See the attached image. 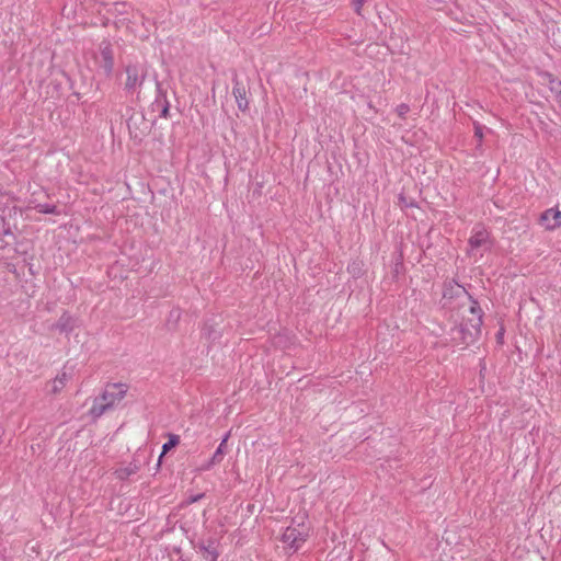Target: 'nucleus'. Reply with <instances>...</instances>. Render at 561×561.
I'll return each mask as SVG.
<instances>
[{
  "label": "nucleus",
  "mask_w": 561,
  "mask_h": 561,
  "mask_svg": "<svg viewBox=\"0 0 561 561\" xmlns=\"http://www.w3.org/2000/svg\"><path fill=\"white\" fill-rule=\"evenodd\" d=\"M216 559H217V556H216V554H214V556L211 557V561H216Z\"/></svg>",
  "instance_id": "412c9836"
},
{
  "label": "nucleus",
  "mask_w": 561,
  "mask_h": 561,
  "mask_svg": "<svg viewBox=\"0 0 561 561\" xmlns=\"http://www.w3.org/2000/svg\"><path fill=\"white\" fill-rule=\"evenodd\" d=\"M35 209L42 214H59L55 205L49 204H37Z\"/></svg>",
  "instance_id": "ddd939ff"
},
{
  "label": "nucleus",
  "mask_w": 561,
  "mask_h": 561,
  "mask_svg": "<svg viewBox=\"0 0 561 561\" xmlns=\"http://www.w3.org/2000/svg\"><path fill=\"white\" fill-rule=\"evenodd\" d=\"M540 224L547 230H554L561 226V211L549 208L540 215Z\"/></svg>",
  "instance_id": "0eeeda50"
},
{
  "label": "nucleus",
  "mask_w": 561,
  "mask_h": 561,
  "mask_svg": "<svg viewBox=\"0 0 561 561\" xmlns=\"http://www.w3.org/2000/svg\"><path fill=\"white\" fill-rule=\"evenodd\" d=\"M232 94L236 99L239 110L244 112L249 105V102L247 99V90L242 84H240V82L238 80H234Z\"/></svg>",
  "instance_id": "6e6552de"
},
{
  "label": "nucleus",
  "mask_w": 561,
  "mask_h": 561,
  "mask_svg": "<svg viewBox=\"0 0 561 561\" xmlns=\"http://www.w3.org/2000/svg\"><path fill=\"white\" fill-rule=\"evenodd\" d=\"M126 391L127 388L125 385L113 383L108 385L100 397L111 409L116 402L121 401L125 397Z\"/></svg>",
  "instance_id": "39448f33"
},
{
  "label": "nucleus",
  "mask_w": 561,
  "mask_h": 561,
  "mask_svg": "<svg viewBox=\"0 0 561 561\" xmlns=\"http://www.w3.org/2000/svg\"><path fill=\"white\" fill-rule=\"evenodd\" d=\"M481 325L482 310L477 301H471L462 310V321L450 330V341L456 345L468 346L480 335Z\"/></svg>",
  "instance_id": "f257e3e1"
},
{
  "label": "nucleus",
  "mask_w": 561,
  "mask_h": 561,
  "mask_svg": "<svg viewBox=\"0 0 561 561\" xmlns=\"http://www.w3.org/2000/svg\"><path fill=\"white\" fill-rule=\"evenodd\" d=\"M363 2H364V0H357V1H356V11H357V12H359V9H360V7H362Z\"/></svg>",
  "instance_id": "a211bd4d"
},
{
  "label": "nucleus",
  "mask_w": 561,
  "mask_h": 561,
  "mask_svg": "<svg viewBox=\"0 0 561 561\" xmlns=\"http://www.w3.org/2000/svg\"><path fill=\"white\" fill-rule=\"evenodd\" d=\"M168 113H169V107H168V106H165V107L163 108V111H162V115L165 117V116L168 115Z\"/></svg>",
  "instance_id": "aec40b11"
},
{
  "label": "nucleus",
  "mask_w": 561,
  "mask_h": 561,
  "mask_svg": "<svg viewBox=\"0 0 561 561\" xmlns=\"http://www.w3.org/2000/svg\"><path fill=\"white\" fill-rule=\"evenodd\" d=\"M69 377L66 373H62L61 375L57 376L54 380H53V389L51 391L54 393H57L59 392L66 385V382L68 381Z\"/></svg>",
  "instance_id": "f8f14e48"
},
{
  "label": "nucleus",
  "mask_w": 561,
  "mask_h": 561,
  "mask_svg": "<svg viewBox=\"0 0 561 561\" xmlns=\"http://www.w3.org/2000/svg\"><path fill=\"white\" fill-rule=\"evenodd\" d=\"M127 79L125 82V89L128 91H135L144 82L145 75L137 65H128L126 67Z\"/></svg>",
  "instance_id": "423d86ee"
},
{
  "label": "nucleus",
  "mask_w": 561,
  "mask_h": 561,
  "mask_svg": "<svg viewBox=\"0 0 561 561\" xmlns=\"http://www.w3.org/2000/svg\"><path fill=\"white\" fill-rule=\"evenodd\" d=\"M4 435V428L0 425V442L2 440V437Z\"/></svg>",
  "instance_id": "6ab92c4d"
},
{
  "label": "nucleus",
  "mask_w": 561,
  "mask_h": 561,
  "mask_svg": "<svg viewBox=\"0 0 561 561\" xmlns=\"http://www.w3.org/2000/svg\"><path fill=\"white\" fill-rule=\"evenodd\" d=\"M308 537V527L304 525V523H299L297 527L288 526L283 535L282 542L285 545V548H289L293 551H297L300 546L306 541Z\"/></svg>",
  "instance_id": "f03ea898"
},
{
  "label": "nucleus",
  "mask_w": 561,
  "mask_h": 561,
  "mask_svg": "<svg viewBox=\"0 0 561 561\" xmlns=\"http://www.w3.org/2000/svg\"><path fill=\"white\" fill-rule=\"evenodd\" d=\"M179 444V437L178 436H171L169 442L165 443L162 447L163 451L162 454L167 453L171 448L175 447Z\"/></svg>",
  "instance_id": "4468645a"
},
{
  "label": "nucleus",
  "mask_w": 561,
  "mask_h": 561,
  "mask_svg": "<svg viewBox=\"0 0 561 561\" xmlns=\"http://www.w3.org/2000/svg\"><path fill=\"white\" fill-rule=\"evenodd\" d=\"M558 88H561V82L552 80L551 81V90L558 91Z\"/></svg>",
  "instance_id": "f3484780"
},
{
  "label": "nucleus",
  "mask_w": 561,
  "mask_h": 561,
  "mask_svg": "<svg viewBox=\"0 0 561 561\" xmlns=\"http://www.w3.org/2000/svg\"><path fill=\"white\" fill-rule=\"evenodd\" d=\"M96 62L106 76H111L114 68V53L108 42H103L100 45V56L96 58Z\"/></svg>",
  "instance_id": "20e7f679"
},
{
  "label": "nucleus",
  "mask_w": 561,
  "mask_h": 561,
  "mask_svg": "<svg viewBox=\"0 0 561 561\" xmlns=\"http://www.w3.org/2000/svg\"><path fill=\"white\" fill-rule=\"evenodd\" d=\"M107 410H110V407L107 403H105L101 397H98L93 401V405L90 410V413L94 417H100L102 414H104Z\"/></svg>",
  "instance_id": "1a4fd4ad"
},
{
  "label": "nucleus",
  "mask_w": 561,
  "mask_h": 561,
  "mask_svg": "<svg viewBox=\"0 0 561 561\" xmlns=\"http://www.w3.org/2000/svg\"><path fill=\"white\" fill-rule=\"evenodd\" d=\"M139 467L136 463H129L125 467H119L115 470V474L117 479L125 480L128 477L135 474L138 471Z\"/></svg>",
  "instance_id": "9d476101"
},
{
  "label": "nucleus",
  "mask_w": 561,
  "mask_h": 561,
  "mask_svg": "<svg viewBox=\"0 0 561 561\" xmlns=\"http://www.w3.org/2000/svg\"><path fill=\"white\" fill-rule=\"evenodd\" d=\"M474 136L479 139V141L483 138V126L479 123H474Z\"/></svg>",
  "instance_id": "dca6fc26"
},
{
  "label": "nucleus",
  "mask_w": 561,
  "mask_h": 561,
  "mask_svg": "<svg viewBox=\"0 0 561 561\" xmlns=\"http://www.w3.org/2000/svg\"><path fill=\"white\" fill-rule=\"evenodd\" d=\"M491 247L490 234L482 228L477 227L469 239L468 254L472 256L482 255V252Z\"/></svg>",
  "instance_id": "7ed1b4c3"
},
{
  "label": "nucleus",
  "mask_w": 561,
  "mask_h": 561,
  "mask_svg": "<svg viewBox=\"0 0 561 561\" xmlns=\"http://www.w3.org/2000/svg\"><path fill=\"white\" fill-rule=\"evenodd\" d=\"M228 438H229V433L224 437V439L219 444L217 450L215 451V454L210 460L211 465L218 463L222 460V458L226 454V444L228 442Z\"/></svg>",
  "instance_id": "9b49d317"
},
{
  "label": "nucleus",
  "mask_w": 561,
  "mask_h": 561,
  "mask_svg": "<svg viewBox=\"0 0 561 561\" xmlns=\"http://www.w3.org/2000/svg\"><path fill=\"white\" fill-rule=\"evenodd\" d=\"M396 111L401 118H404L407 113L410 111V107L407 104H400L397 106Z\"/></svg>",
  "instance_id": "2eb2a0df"
}]
</instances>
